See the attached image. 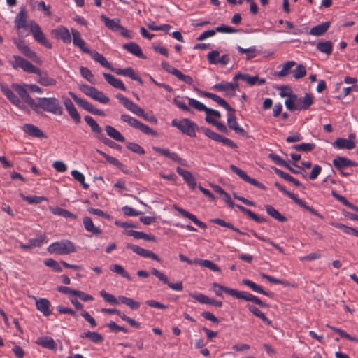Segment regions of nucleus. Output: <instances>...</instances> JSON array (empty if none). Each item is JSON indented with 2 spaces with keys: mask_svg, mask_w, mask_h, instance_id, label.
Wrapping results in <instances>:
<instances>
[{
  "mask_svg": "<svg viewBox=\"0 0 358 358\" xmlns=\"http://www.w3.org/2000/svg\"><path fill=\"white\" fill-rule=\"evenodd\" d=\"M36 343L49 350H54L56 348L55 341L50 336L39 337L37 338Z\"/></svg>",
  "mask_w": 358,
  "mask_h": 358,
  "instance_id": "38",
  "label": "nucleus"
},
{
  "mask_svg": "<svg viewBox=\"0 0 358 358\" xmlns=\"http://www.w3.org/2000/svg\"><path fill=\"white\" fill-rule=\"evenodd\" d=\"M126 248L128 249L131 250L134 252L136 253L137 255L145 257V258H151L153 260L157 261L159 262H161L160 258L155 254L153 252L142 248L138 245L131 244V243H127Z\"/></svg>",
  "mask_w": 358,
  "mask_h": 358,
  "instance_id": "16",
  "label": "nucleus"
},
{
  "mask_svg": "<svg viewBox=\"0 0 358 358\" xmlns=\"http://www.w3.org/2000/svg\"><path fill=\"white\" fill-rule=\"evenodd\" d=\"M83 225L85 229L94 235H99L101 233V230L97 227L94 226L92 219L90 217H85L83 218Z\"/></svg>",
  "mask_w": 358,
  "mask_h": 358,
  "instance_id": "42",
  "label": "nucleus"
},
{
  "mask_svg": "<svg viewBox=\"0 0 358 358\" xmlns=\"http://www.w3.org/2000/svg\"><path fill=\"white\" fill-rule=\"evenodd\" d=\"M101 19L104 22L105 26L113 31H117L120 28H122V25L120 24V20L119 18L110 19L105 15H101Z\"/></svg>",
  "mask_w": 358,
  "mask_h": 358,
  "instance_id": "28",
  "label": "nucleus"
},
{
  "mask_svg": "<svg viewBox=\"0 0 358 358\" xmlns=\"http://www.w3.org/2000/svg\"><path fill=\"white\" fill-rule=\"evenodd\" d=\"M301 99L302 105L299 106V110H305L310 108L313 104V96L311 94L306 93L305 96Z\"/></svg>",
  "mask_w": 358,
  "mask_h": 358,
  "instance_id": "52",
  "label": "nucleus"
},
{
  "mask_svg": "<svg viewBox=\"0 0 358 358\" xmlns=\"http://www.w3.org/2000/svg\"><path fill=\"white\" fill-rule=\"evenodd\" d=\"M34 73L38 75V83L41 85L52 86L56 85V80L54 78L48 76V75L46 73H42L40 69L38 73Z\"/></svg>",
  "mask_w": 358,
  "mask_h": 358,
  "instance_id": "39",
  "label": "nucleus"
},
{
  "mask_svg": "<svg viewBox=\"0 0 358 358\" xmlns=\"http://www.w3.org/2000/svg\"><path fill=\"white\" fill-rule=\"evenodd\" d=\"M23 131H24V133H26L27 134H28L31 136L37 137V138H45V135L44 134V133L43 132V131L41 129H40L38 127H37L36 126L31 124H25L23 126Z\"/></svg>",
  "mask_w": 358,
  "mask_h": 358,
  "instance_id": "30",
  "label": "nucleus"
},
{
  "mask_svg": "<svg viewBox=\"0 0 358 358\" xmlns=\"http://www.w3.org/2000/svg\"><path fill=\"white\" fill-rule=\"evenodd\" d=\"M120 119L122 122L127 123L129 126L135 129H139L145 134L153 136H157V132L155 131L129 115L122 114L120 116Z\"/></svg>",
  "mask_w": 358,
  "mask_h": 358,
  "instance_id": "6",
  "label": "nucleus"
},
{
  "mask_svg": "<svg viewBox=\"0 0 358 358\" xmlns=\"http://www.w3.org/2000/svg\"><path fill=\"white\" fill-rule=\"evenodd\" d=\"M38 108L57 115H62L63 113V108L59 101L55 97L38 98L37 101H36L35 108L33 110L37 111Z\"/></svg>",
  "mask_w": 358,
  "mask_h": 358,
  "instance_id": "2",
  "label": "nucleus"
},
{
  "mask_svg": "<svg viewBox=\"0 0 358 358\" xmlns=\"http://www.w3.org/2000/svg\"><path fill=\"white\" fill-rule=\"evenodd\" d=\"M333 146L338 149L352 150L355 148V143L354 141H348L345 138H338L333 143Z\"/></svg>",
  "mask_w": 358,
  "mask_h": 358,
  "instance_id": "36",
  "label": "nucleus"
},
{
  "mask_svg": "<svg viewBox=\"0 0 358 358\" xmlns=\"http://www.w3.org/2000/svg\"><path fill=\"white\" fill-rule=\"evenodd\" d=\"M110 269L111 271L120 275L122 277L125 278L126 279H127L129 280H131V275L129 274L128 272H127L124 270V268L121 265H119V264L110 265Z\"/></svg>",
  "mask_w": 358,
  "mask_h": 358,
  "instance_id": "53",
  "label": "nucleus"
},
{
  "mask_svg": "<svg viewBox=\"0 0 358 358\" xmlns=\"http://www.w3.org/2000/svg\"><path fill=\"white\" fill-rule=\"evenodd\" d=\"M51 34L55 38H60L65 43H70L71 41V34L68 29L64 26L53 29Z\"/></svg>",
  "mask_w": 358,
  "mask_h": 358,
  "instance_id": "23",
  "label": "nucleus"
},
{
  "mask_svg": "<svg viewBox=\"0 0 358 358\" xmlns=\"http://www.w3.org/2000/svg\"><path fill=\"white\" fill-rule=\"evenodd\" d=\"M332 163L338 171H341L344 168L348 167V158L337 156L333 159Z\"/></svg>",
  "mask_w": 358,
  "mask_h": 358,
  "instance_id": "50",
  "label": "nucleus"
},
{
  "mask_svg": "<svg viewBox=\"0 0 358 358\" xmlns=\"http://www.w3.org/2000/svg\"><path fill=\"white\" fill-rule=\"evenodd\" d=\"M242 282H243V284H244L245 285L248 286L252 291H254L255 292L262 294L266 295V296H269V297H273V292H266V291L264 290L262 287H260L259 285H258L257 284L255 283L254 282H252V281H251L250 280L243 279L242 280Z\"/></svg>",
  "mask_w": 358,
  "mask_h": 358,
  "instance_id": "34",
  "label": "nucleus"
},
{
  "mask_svg": "<svg viewBox=\"0 0 358 358\" xmlns=\"http://www.w3.org/2000/svg\"><path fill=\"white\" fill-rule=\"evenodd\" d=\"M123 48L124 50H127L128 52H129L130 53H131L132 55H134L139 58H141V59L145 58V56L143 53L141 47L137 43H136L134 42H130V43L124 44Z\"/></svg>",
  "mask_w": 358,
  "mask_h": 358,
  "instance_id": "33",
  "label": "nucleus"
},
{
  "mask_svg": "<svg viewBox=\"0 0 358 358\" xmlns=\"http://www.w3.org/2000/svg\"><path fill=\"white\" fill-rule=\"evenodd\" d=\"M274 185L282 193L288 196L291 199H292L297 205L301 206V208L306 209L310 213L314 215H316L320 218H322V216L315 210L313 207L309 206L304 202L302 199H299L296 195L294 193L287 190L282 185H281L279 182H275Z\"/></svg>",
  "mask_w": 358,
  "mask_h": 358,
  "instance_id": "7",
  "label": "nucleus"
},
{
  "mask_svg": "<svg viewBox=\"0 0 358 358\" xmlns=\"http://www.w3.org/2000/svg\"><path fill=\"white\" fill-rule=\"evenodd\" d=\"M14 90L18 94V95L32 108H35L36 101L32 99L26 88L19 84H13L12 85Z\"/></svg>",
  "mask_w": 358,
  "mask_h": 358,
  "instance_id": "18",
  "label": "nucleus"
},
{
  "mask_svg": "<svg viewBox=\"0 0 358 358\" xmlns=\"http://www.w3.org/2000/svg\"><path fill=\"white\" fill-rule=\"evenodd\" d=\"M110 71H113L114 73H115L117 75L127 76V77L130 78L131 79L137 81L141 85H142L143 83L141 78L135 73L134 70L131 67H127L125 69H117V68H113L112 66V69H110Z\"/></svg>",
  "mask_w": 358,
  "mask_h": 358,
  "instance_id": "22",
  "label": "nucleus"
},
{
  "mask_svg": "<svg viewBox=\"0 0 358 358\" xmlns=\"http://www.w3.org/2000/svg\"><path fill=\"white\" fill-rule=\"evenodd\" d=\"M80 336V338H88L94 343H101L103 341V337L95 331H87L81 334Z\"/></svg>",
  "mask_w": 358,
  "mask_h": 358,
  "instance_id": "47",
  "label": "nucleus"
},
{
  "mask_svg": "<svg viewBox=\"0 0 358 358\" xmlns=\"http://www.w3.org/2000/svg\"><path fill=\"white\" fill-rule=\"evenodd\" d=\"M20 197L27 203L30 204H38L41 203L43 201H47V199L45 196H25L23 194H20Z\"/></svg>",
  "mask_w": 358,
  "mask_h": 358,
  "instance_id": "55",
  "label": "nucleus"
},
{
  "mask_svg": "<svg viewBox=\"0 0 358 358\" xmlns=\"http://www.w3.org/2000/svg\"><path fill=\"white\" fill-rule=\"evenodd\" d=\"M87 53L90 54L92 58L94 61L99 62L102 66L110 70L112 69V65L110 64V63L108 62L107 59L101 54L99 53L98 52L91 50L90 52Z\"/></svg>",
  "mask_w": 358,
  "mask_h": 358,
  "instance_id": "41",
  "label": "nucleus"
},
{
  "mask_svg": "<svg viewBox=\"0 0 358 358\" xmlns=\"http://www.w3.org/2000/svg\"><path fill=\"white\" fill-rule=\"evenodd\" d=\"M45 238V234H39L37 238L30 239L27 244L20 243V247L24 250H30L36 247H40Z\"/></svg>",
  "mask_w": 358,
  "mask_h": 358,
  "instance_id": "29",
  "label": "nucleus"
},
{
  "mask_svg": "<svg viewBox=\"0 0 358 358\" xmlns=\"http://www.w3.org/2000/svg\"><path fill=\"white\" fill-rule=\"evenodd\" d=\"M176 171L180 176L183 178L184 180L192 189H195L196 186V182L191 172L186 171L179 166L177 167Z\"/></svg>",
  "mask_w": 358,
  "mask_h": 358,
  "instance_id": "27",
  "label": "nucleus"
},
{
  "mask_svg": "<svg viewBox=\"0 0 358 358\" xmlns=\"http://www.w3.org/2000/svg\"><path fill=\"white\" fill-rule=\"evenodd\" d=\"M171 125L178 128L182 134L190 137H195L196 129L200 130L197 124L188 118H183L180 120L174 119L171 122Z\"/></svg>",
  "mask_w": 358,
  "mask_h": 358,
  "instance_id": "5",
  "label": "nucleus"
},
{
  "mask_svg": "<svg viewBox=\"0 0 358 358\" xmlns=\"http://www.w3.org/2000/svg\"><path fill=\"white\" fill-rule=\"evenodd\" d=\"M73 44L79 48L83 52H90V50L87 47L85 42L82 39L80 33L75 29L71 28V29Z\"/></svg>",
  "mask_w": 358,
  "mask_h": 358,
  "instance_id": "24",
  "label": "nucleus"
},
{
  "mask_svg": "<svg viewBox=\"0 0 358 358\" xmlns=\"http://www.w3.org/2000/svg\"><path fill=\"white\" fill-rule=\"evenodd\" d=\"M127 234L128 236H132L134 238L136 239H144L146 241H155V237L152 235L147 234L143 231H137L134 230H129L127 231Z\"/></svg>",
  "mask_w": 358,
  "mask_h": 358,
  "instance_id": "49",
  "label": "nucleus"
},
{
  "mask_svg": "<svg viewBox=\"0 0 358 358\" xmlns=\"http://www.w3.org/2000/svg\"><path fill=\"white\" fill-rule=\"evenodd\" d=\"M152 150L159 155L168 157L173 162L180 164L181 165L185 166L186 164V161L185 159L180 158L177 153L171 152L169 149L153 146Z\"/></svg>",
  "mask_w": 358,
  "mask_h": 358,
  "instance_id": "19",
  "label": "nucleus"
},
{
  "mask_svg": "<svg viewBox=\"0 0 358 358\" xmlns=\"http://www.w3.org/2000/svg\"><path fill=\"white\" fill-rule=\"evenodd\" d=\"M1 91L6 96L7 99L15 106L20 108L24 109L25 106L22 104L19 98L15 94V93L8 86L2 85Z\"/></svg>",
  "mask_w": 358,
  "mask_h": 358,
  "instance_id": "25",
  "label": "nucleus"
},
{
  "mask_svg": "<svg viewBox=\"0 0 358 358\" xmlns=\"http://www.w3.org/2000/svg\"><path fill=\"white\" fill-rule=\"evenodd\" d=\"M331 22L327 21L319 25L315 26L309 31V34L316 36H322L324 34L330 27Z\"/></svg>",
  "mask_w": 358,
  "mask_h": 358,
  "instance_id": "35",
  "label": "nucleus"
},
{
  "mask_svg": "<svg viewBox=\"0 0 358 358\" xmlns=\"http://www.w3.org/2000/svg\"><path fill=\"white\" fill-rule=\"evenodd\" d=\"M96 152L99 154H100L101 156H103L108 163L117 166V168H119L121 170L122 169L124 165L117 158L111 157V156L107 155L106 153H105L104 152L101 151L99 150H97Z\"/></svg>",
  "mask_w": 358,
  "mask_h": 358,
  "instance_id": "54",
  "label": "nucleus"
},
{
  "mask_svg": "<svg viewBox=\"0 0 358 358\" xmlns=\"http://www.w3.org/2000/svg\"><path fill=\"white\" fill-rule=\"evenodd\" d=\"M213 223L217 224L220 226L229 228L240 234H246L245 232L241 231L238 228L235 227L231 223L227 222L224 220L220 218H215L211 220Z\"/></svg>",
  "mask_w": 358,
  "mask_h": 358,
  "instance_id": "51",
  "label": "nucleus"
},
{
  "mask_svg": "<svg viewBox=\"0 0 358 358\" xmlns=\"http://www.w3.org/2000/svg\"><path fill=\"white\" fill-rule=\"evenodd\" d=\"M103 76L106 80L113 87L119 89L122 91H126V87L121 80L116 78L114 76L110 73H103Z\"/></svg>",
  "mask_w": 358,
  "mask_h": 358,
  "instance_id": "32",
  "label": "nucleus"
},
{
  "mask_svg": "<svg viewBox=\"0 0 358 358\" xmlns=\"http://www.w3.org/2000/svg\"><path fill=\"white\" fill-rule=\"evenodd\" d=\"M13 60L10 61V63L12 67L15 69L20 68L23 69L24 71L31 73H38L39 69L36 67L29 61L24 59L23 57L17 55H14Z\"/></svg>",
  "mask_w": 358,
  "mask_h": 358,
  "instance_id": "9",
  "label": "nucleus"
},
{
  "mask_svg": "<svg viewBox=\"0 0 358 358\" xmlns=\"http://www.w3.org/2000/svg\"><path fill=\"white\" fill-rule=\"evenodd\" d=\"M315 148V145L314 143H303L299 145H295L293 146V148L297 151L300 152H310Z\"/></svg>",
  "mask_w": 358,
  "mask_h": 358,
  "instance_id": "63",
  "label": "nucleus"
},
{
  "mask_svg": "<svg viewBox=\"0 0 358 358\" xmlns=\"http://www.w3.org/2000/svg\"><path fill=\"white\" fill-rule=\"evenodd\" d=\"M306 75V69L305 66L300 64H298L296 69L293 71V76L296 79L303 78Z\"/></svg>",
  "mask_w": 358,
  "mask_h": 358,
  "instance_id": "64",
  "label": "nucleus"
},
{
  "mask_svg": "<svg viewBox=\"0 0 358 358\" xmlns=\"http://www.w3.org/2000/svg\"><path fill=\"white\" fill-rule=\"evenodd\" d=\"M223 199L231 208L236 206L242 213L247 215L250 219L253 220L255 222L257 223H263L266 221V219L265 217L257 215L250 209H248L239 204H234V203L232 201L231 199L230 195L228 193H224V194L223 195Z\"/></svg>",
  "mask_w": 358,
  "mask_h": 358,
  "instance_id": "8",
  "label": "nucleus"
},
{
  "mask_svg": "<svg viewBox=\"0 0 358 358\" xmlns=\"http://www.w3.org/2000/svg\"><path fill=\"white\" fill-rule=\"evenodd\" d=\"M316 48L318 51L329 55L333 50V43L330 41H320L317 43Z\"/></svg>",
  "mask_w": 358,
  "mask_h": 358,
  "instance_id": "45",
  "label": "nucleus"
},
{
  "mask_svg": "<svg viewBox=\"0 0 358 358\" xmlns=\"http://www.w3.org/2000/svg\"><path fill=\"white\" fill-rule=\"evenodd\" d=\"M212 285L215 288L214 292L217 296L222 297V292H224L226 294L231 296V292L228 290H235L234 289L224 287L217 282H213Z\"/></svg>",
  "mask_w": 358,
  "mask_h": 358,
  "instance_id": "59",
  "label": "nucleus"
},
{
  "mask_svg": "<svg viewBox=\"0 0 358 358\" xmlns=\"http://www.w3.org/2000/svg\"><path fill=\"white\" fill-rule=\"evenodd\" d=\"M27 15L25 9L22 8L15 19V26L17 29L25 28L27 27Z\"/></svg>",
  "mask_w": 358,
  "mask_h": 358,
  "instance_id": "40",
  "label": "nucleus"
},
{
  "mask_svg": "<svg viewBox=\"0 0 358 358\" xmlns=\"http://www.w3.org/2000/svg\"><path fill=\"white\" fill-rule=\"evenodd\" d=\"M84 120L86 122V123L90 127L92 131L94 134L95 137L98 140L101 141L106 145H108L112 148H117L120 147L118 144L106 138L103 134L102 129L91 116L86 115L84 117Z\"/></svg>",
  "mask_w": 358,
  "mask_h": 358,
  "instance_id": "3",
  "label": "nucleus"
},
{
  "mask_svg": "<svg viewBox=\"0 0 358 358\" xmlns=\"http://www.w3.org/2000/svg\"><path fill=\"white\" fill-rule=\"evenodd\" d=\"M50 306V302L47 299H39L36 301L37 310L41 312L44 316H49L52 313Z\"/></svg>",
  "mask_w": 358,
  "mask_h": 358,
  "instance_id": "31",
  "label": "nucleus"
},
{
  "mask_svg": "<svg viewBox=\"0 0 358 358\" xmlns=\"http://www.w3.org/2000/svg\"><path fill=\"white\" fill-rule=\"evenodd\" d=\"M236 49L240 53H246V59L250 60L256 57L257 49L255 46L248 48H243L241 46H237Z\"/></svg>",
  "mask_w": 358,
  "mask_h": 358,
  "instance_id": "56",
  "label": "nucleus"
},
{
  "mask_svg": "<svg viewBox=\"0 0 358 358\" xmlns=\"http://www.w3.org/2000/svg\"><path fill=\"white\" fill-rule=\"evenodd\" d=\"M100 295L103 299L108 303L112 305H117L120 303L119 297L116 298L114 295L107 293L105 290H101L99 292Z\"/></svg>",
  "mask_w": 358,
  "mask_h": 358,
  "instance_id": "57",
  "label": "nucleus"
},
{
  "mask_svg": "<svg viewBox=\"0 0 358 358\" xmlns=\"http://www.w3.org/2000/svg\"><path fill=\"white\" fill-rule=\"evenodd\" d=\"M238 79L243 80L244 82H245L247 84H248L250 86H253L257 83V80H259V76H251L248 73H238L234 76L233 80L236 81Z\"/></svg>",
  "mask_w": 358,
  "mask_h": 358,
  "instance_id": "37",
  "label": "nucleus"
},
{
  "mask_svg": "<svg viewBox=\"0 0 358 358\" xmlns=\"http://www.w3.org/2000/svg\"><path fill=\"white\" fill-rule=\"evenodd\" d=\"M174 208L183 217L192 220L195 224L199 227L201 229H206L207 225L203 222L200 221L194 215L190 213L186 210L174 205Z\"/></svg>",
  "mask_w": 358,
  "mask_h": 358,
  "instance_id": "26",
  "label": "nucleus"
},
{
  "mask_svg": "<svg viewBox=\"0 0 358 358\" xmlns=\"http://www.w3.org/2000/svg\"><path fill=\"white\" fill-rule=\"evenodd\" d=\"M116 98L127 110H129L134 114L138 115V117L144 115V110L141 108L140 106H138L137 104L134 103L132 101L127 98L126 96L118 93L116 95Z\"/></svg>",
  "mask_w": 358,
  "mask_h": 358,
  "instance_id": "12",
  "label": "nucleus"
},
{
  "mask_svg": "<svg viewBox=\"0 0 358 358\" xmlns=\"http://www.w3.org/2000/svg\"><path fill=\"white\" fill-rule=\"evenodd\" d=\"M71 174L75 180H76L81 184L83 189H87L89 188L90 186L88 184L85 183V176L83 173H81L77 170H73Z\"/></svg>",
  "mask_w": 358,
  "mask_h": 358,
  "instance_id": "61",
  "label": "nucleus"
},
{
  "mask_svg": "<svg viewBox=\"0 0 358 358\" xmlns=\"http://www.w3.org/2000/svg\"><path fill=\"white\" fill-rule=\"evenodd\" d=\"M92 99L104 104L108 103L110 101V99L103 92L97 89H96L95 92L93 93Z\"/></svg>",
  "mask_w": 358,
  "mask_h": 358,
  "instance_id": "58",
  "label": "nucleus"
},
{
  "mask_svg": "<svg viewBox=\"0 0 358 358\" xmlns=\"http://www.w3.org/2000/svg\"><path fill=\"white\" fill-rule=\"evenodd\" d=\"M151 273L157 277L160 281L163 282L164 284H166L171 289L176 291L182 290L183 286L181 281L176 283L169 282L168 278L164 274L159 271L157 268H152Z\"/></svg>",
  "mask_w": 358,
  "mask_h": 358,
  "instance_id": "17",
  "label": "nucleus"
},
{
  "mask_svg": "<svg viewBox=\"0 0 358 358\" xmlns=\"http://www.w3.org/2000/svg\"><path fill=\"white\" fill-rule=\"evenodd\" d=\"M119 301H120V303L124 304L131 310H134L138 309L141 306V303L138 301L124 296H119Z\"/></svg>",
  "mask_w": 358,
  "mask_h": 358,
  "instance_id": "48",
  "label": "nucleus"
},
{
  "mask_svg": "<svg viewBox=\"0 0 358 358\" xmlns=\"http://www.w3.org/2000/svg\"><path fill=\"white\" fill-rule=\"evenodd\" d=\"M194 90L199 92L200 94L203 95V96L212 99L213 101L216 102L219 106L225 108L229 112L227 115V124L229 129L234 130L236 134H239L242 136H248V133L242 127H239L236 121V117L234 114L235 110L232 108L224 99L220 97L215 94L202 91L196 87H194Z\"/></svg>",
  "mask_w": 358,
  "mask_h": 358,
  "instance_id": "1",
  "label": "nucleus"
},
{
  "mask_svg": "<svg viewBox=\"0 0 358 358\" xmlns=\"http://www.w3.org/2000/svg\"><path fill=\"white\" fill-rule=\"evenodd\" d=\"M265 208H266L267 213L270 216H271L273 218L277 220L278 221L281 222H285L287 220V218L285 216L281 215L279 213V211L278 210H276L275 208H274L272 206L266 205Z\"/></svg>",
  "mask_w": 358,
  "mask_h": 358,
  "instance_id": "44",
  "label": "nucleus"
},
{
  "mask_svg": "<svg viewBox=\"0 0 358 358\" xmlns=\"http://www.w3.org/2000/svg\"><path fill=\"white\" fill-rule=\"evenodd\" d=\"M31 23L32 25L31 27V31L33 34L34 39L45 48L51 49V43L45 38L39 25H38L34 22H32Z\"/></svg>",
  "mask_w": 358,
  "mask_h": 358,
  "instance_id": "15",
  "label": "nucleus"
},
{
  "mask_svg": "<svg viewBox=\"0 0 358 358\" xmlns=\"http://www.w3.org/2000/svg\"><path fill=\"white\" fill-rule=\"evenodd\" d=\"M14 43L22 55L34 61L36 60L37 58L36 52L31 50L24 41L20 39H15Z\"/></svg>",
  "mask_w": 358,
  "mask_h": 358,
  "instance_id": "20",
  "label": "nucleus"
},
{
  "mask_svg": "<svg viewBox=\"0 0 358 358\" xmlns=\"http://www.w3.org/2000/svg\"><path fill=\"white\" fill-rule=\"evenodd\" d=\"M105 130L107 133V135L114 140L119 142H124L125 138L115 128L112 126L106 125L105 127Z\"/></svg>",
  "mask_w": 358,
  "mask_h": 358,
  "instance_id": "43",
  "label": "nucleus"
},
{
  "mask_svg": "<svg viewBox=\"0 0 358 358\" xmlns=\"http://www.w3.org/2000/svg\"><path fill=\"white\" fill-rule=\"evenodd\" d=\"M50 211L54 215L62 216V217H64L66 218H71L73 220L77 218V216L75 214L71 213L70 211H69L66 209H64V208H62L59 207L50 208Z\"/></svg>",
  "mask_w": 358,
  "mask_h": 358,
  "instance_id": "46",
  "label": "nucleus"
},
{
  "mask_svg": "<svg viewBox=\"0 0 358 358\" xmlns=\"http://www.w3.org/2000/svg\"><path fill=\"white\" fill-rule=\"evenodd\" d=\"M69 94L79 106L82 107L87 112L93 115H100L102 117L106 116V114L103 110L96 108L92 103L78 97L74 92H69Z\"/></svg>",
  "mask_w": 358,
  "mask_h": 358,
  "instance_id": "10",
  "label": "nucleus"
},
{
  "mask_svg": "<svg viewBox=\"0 0 358 358\" xmlns=\"http://www.w3.org/2000/svg\"><path fill=\"white\" fill-rule=\"evenodd\" d=\"M116 98L127 110H129L134 114L138 115V117L144 115V110L141 108L140 106H138L137 104L134 103L132 101L127 98L126 96L118 93L116 95Z\"/></svg>",
  "mask_w": 358,
  "mask_h": 358,
  "instance_id": "13",
  "label": "nucleus"
},
{
  "mask_svg": "<svg viewBox=\"0 0 358 358\" xmlns=\"http://www.w3.org/2000/svg\"><path fill=\"white\" fill-rule=\"evenodd\" d=\"M229 291L231 292V296L234 298L244 299L246 301L253 302L254 303L259 306L262 308H268L269 306L267 303L263 302L258 297L250 293L245 292H240L236 289Z\"/></svg>",
  "mask_w": 358,
  "mask_h": 358,
  "instance_id": "11",
  "label": "nucleus"
},
{
  "mask_svg": "<svg viewBox=\"0 0 358 358\" xmlns=\"http://www.w3.org/2000/svg\"><path fill=\"white\" fill-rule=\"evenodd\" d=\"M48 252L59 255H69L76 251V246L69 240H62L50 244L47 248Z\"/></svg>",
  "mask_w": 358,
  "mask_h": 358,
  "instance_id": "4",
  "label": "nucleus"
},
{
  "mask_svg": "<svg viewBox=\"0 0 358 358\" xmlns=\"http://www.w3.org/2000/svg\"><path fill=\"white\" fill-rule=\"evenodd\" d=\"M102 313H108V314H116L123 321L129 324L131 327L135 328H140V323L135 321L134 319L128 317L124 313H121L119 310L115 308H102Z\"/></svg>",
  "mask_w": 358,
  "mask_h": 358,
  "instance_id": "21",
  "label": "nucleus"
},
{
  "mask_svg": "<svg viewBox=\"0 0 358 358\" xmlns=\"http://www.w3.org/2000/svg\"><path fill=\"white\" fill-rule=\"evenodd\" d=\"M200 130L210 139L214 140L215 141L217 142H220L222 136L213 131L212 130L206 127H200Z\"/></svg>",
  "mask_w": 358,
  "mask_h": 358,
  "instance_id": "60",
  "label": "nucleus"
},
{
  "mask_svg": "<svg viewBox=\"0 0 358 358\" xmlns=\"http://www.w3.org/2000/svg\"><path fill=\"white\" fill-rule=\"evenodd\" d=\"M296 64V62L294 61H288L286 63H285L282 66V69L278 72V76L279 77H284L287 76L289 72L290 69Z\"/></svg>",
  "mask_w": 358,
  "mask_h": 358,
  "instance_id": "62",
  "label": "nucleus"
},
{
  "mask_svg": "<svg viewBox=\"0 0 358 358\" xmlns=\"http://www.w3.org/2000/svg\"><path fill=\"white\" fill-rule=\"evenodd\" d=\"M230 169L234 173H236L237 176H238L245 182H246L250 185H252L255 187H257L260 188L261 189H263V190L266 189V187L264 186V185L259 182L256 179L248 176L245 171H243V170H241L236 166L231 164V165H230Z\"/></svg>",
  "mask_w": 358,
  "mask_h": 358,
  "instance_id": "14",
  "label": "nucleus"
}]
</instances>
